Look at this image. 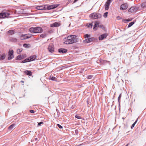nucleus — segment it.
<instances>
[{
	"instance_id": "obj_49",
	"label": "nucleus",
	"mask_w": 146,
	"mask_h": 146,
	"mask_svg": "<svg viewBox=\"0 0 146 146\" xmlns=\"http://www.w3.org/2000/svg\"><path fill=\"white\" fill-rule=\"evenodd\" d=\"M27 35L28 36H30V38L32 36L31 35V34H27Z\"/></svg>"
},
{
	"instance_id": "obj_4",
	"label": "nucleus",
	"mask_w": 146,
	"mask_h": 146,
	"mask_svg": "<svg viewBox=\"0 0 146 146\" xmlns=\"http://www.w3.org/2000/svg\"><path fill=\"white\" fill-rule=\"evenodd\" d=\"M36 56L35 55H34L31 56H30L28 57L23 60H22V61L20 62L22 63H26L27 62H29L33 61L35 60L36 59Z\"/></svg>"
},
{
	"instance_id": "obj_46",
	"label": "nucleus",
	"mask_w": 146,
	"mask_h": 146,
	"mask_svg": "<svg viewBox=\"0 0 146 146\" xmlns=\"http://www.w3.org/2000/svg\"><path fill=\"white\" fill-rule=\"evenodd\" d=\"M29 111L31 113H33L35 112V111L33 110H30Z\"/></svg>"
},
{
	"instance_id": "obj_15",
	"label": "nucleus",
	"mask_w": 146,
	"mask_h": 146,
	"mask_svg": "<svg viewBox=\"0 0 146 146\" xmlns=\"http://www.w3.org/2000/svg\"><path fill=\"white\" fill-rule=\"evenodd\" d=\"M89 17L92 19H97V13H92L90 15Z\"/></svg>"
},
{
	"instance_id": "obj_44",
	"label": "nucleus",
	"mask_w": 146,
	"mask_h": 146,
	"mask_svg": "<svg viewBox=\"0 0 146 146\" xmlns=\"http://www.w3.org/2000/svg\"><path fill=\"white\" fill-rule=\"evenodd\" d=\"M56 111H57V117H59L60 113L59 111H58V110L57 109H56Z\"/></svg>"
},
{
	"instance_id": "obj_50",
	"label": "nucleus",
	"mask_w": 146,
	"mask_h": 146,
	"mask_svg": "<svg viewBox=\"0 0 146 146\" xmlns=\"http://www.w3.org/2000/svg\"><path fill=\"white\" fill-rule=\"evenodd\" d=\"M78 0H74V1L73 3H75L77 1H78Z\"/></svg>"
},
{
	"instance_id": "obj_26",
	"label": "nucleus",
	"mask_w": 146,
	"mask_h": 146,
	"mask_svg": "<svg viewBox=\"0 0 146 146\" xmlns=\"http://www.w3.org/2000/svg\"><path fill=\"white\" fill-rule=\"evenodd\" d=\"M49 79L52 80L56 81L57 78L54 76H50L49 77Z\"/></svg>"
},
{
	"instance_id": "obj_31",
	"label": "nucleus",
	"mask_w": 146,
	"mask_h": 146,
	"mask_svg": "<svg viewBox=\"0 0 146 146\" xmlns=\"http://www.w3.org/2000/svg\"><path fill=\"white\" fill-rule=\"evenodd\" d=\"M146 7V2H144L141 4V7L144 8Z\"/></svg>"
},
{
	"instance_id": "obj_34",
	"label": "nucleus",
	"mask_w": 146,
	"mask_h": 146,
	"mask_svg": "<svg viewBox=\"0 0 146 146\" xmlns=\"http://www.w3.org/2000/svg\"><path fill=\"white\" fill-rule=\"evenodd\" d=\"M93 77V75H88L87 76L86 78L88 79H91Z\"/></svg>"
},
{
	"instance_id": "obj_10",
	"label": "nucleus",
	"mask_w": 146,
	"mask_h": 146,
	"mask_svg": "<svg viewBox=\"0 0 146 146\" xmlns=\"http://www.w3.org/2000/svg\"><path fill=\"white\" fill-rule=\"evenodd\" d=\"M95 38L94 37L90 38H87L83 40L84 42L89 43L93 42L94 40H95Z\"/></svg>"
},
{
	"instance_id": "obj_37",
	"label": "nucleus",
	"mask_w": 146,
	"mask_h": 146,
	"mask_svg": "<svg viewBox=\"0 0 146 146\" xmlns=\"http://www.w3.org/2000/svg\"><path fill=\"white\" fill-rule=\"evenodd\" d=\"M25 36V35H22L20 36V39L21 40H25L24 36Z\"/></svg>"
},
{
	"instance_id": "obj_43",
	"label": "nucleus",
	"mask_w": 146,
	"mask_h": 146,
	"mask_svg": "<svg viewBox=\"0 0 146 146\" xmlns=\"http://www.w3.org/2000/svg\"><path fill=\"white\" fill-rule=\"evenodd\" d=\"M43 122L42 121H40L38 123V126H40L41 124H43Z\"/></svg>"
},
{
	"instance_id": "obj_6",
	"label": "nucleus",
	"mask_w": 146,
	"mask_h": 146,
	"mask_svg": "<svg viewBox=\"0 0 146 146\" xmlns=\"http://www.w3.org/2000/svg\"><path fill=\"white\" fill-rule=\"evenodd\" d=\"M10 15V14L7 12L2 11L0 13V19H3L7 18Z\"/></svg>"
},
{
	"instance_id": "obj_48",
	"label": "nucleus",
	"mask_w": 146,
	"mask_h": 146,
	"mask_svg": "<svg viewBox=\"0 0 146 146\" xmlns=\"http://www.w3.org/2000/svg\"><path fill=\"white\" fill-rule=\"evenodd\" d=\"M75 133H76V134H77L78 133V130H77V129L75 130Z\"/></svg>"
},
{
	"instance_id": "obj_53",
	"label": "nucleus",
	"mask_w": 146,
	"mask_h": 146,
	"mask_svg": "<svg viewBox=\"0 0 146 146\" xmlns=\"http://www.w3.org/2000/svg\"><path fill=\"white\" fill-rule=\"evenodd\" d=\"M39 39V37L37 38H36V40H38Z\"/></svg>"
},
{
	"instance_id": "obj_51",
	"label": "nucleus",
	"mask_w": 146,
	"mask_h": 146,
	"mask_svg": "<svg viewBox=\"0 0 146 146\" xmlns=\"http://www.w3.org/2000/svg\"><path fill=\"white\" fill-rule=\"evenodd\" d=\"M118 103H119V107H120V102H118Z\"/></svg>"
},
{
	"instance_id": "obj_35",
	"label": "nucleus",
	"mask_w": 146,
	"mask_h": 146,
	"mask_svg": "<svg viewBox=\"0 0 146 146\" xmlns=\"http://www.w3.org/2000/svg\"><path fill=\"white\" fill-rule=\"evenodd\" d=\"M121 94H120L119 95V96L118 98V102H120V99L121 98Z\"/></svg>"
},
{
	"instance_id": "obj_55",
	"label": "nucleus",
	"mask_w": 146,
	"mask_h": 146,
	"mask_svg": "<svg viewBox=\"0 0 146 146\" xmlns=\"http://www.w3.org/2000/svg\"><path fill=\"white\" fill-rule=\"evenodd\" d=\"M68 2L72 1V0H68Z\"/></svg>"
},
{
	"instance_id": "obj_54",
	"label": "nucleus",
	"mask_w": 146,
	"mask_h": 146,
	"mask_svg": "<svg viewBox=\"0 0 146 146\" xmlns=\"http://www.w3.org/2000/svg\"><path fill=\"white\" fill-rule=\"evenodd\" d=\"M35 141H36L38 140V139L37 138H36L35 139Z\"/></svg>"
},
{
	"instance_id": "obj_16",
	"label": "nucleus",
	"mask_w": 146,
	"mask_h": 146,
	"mask_svg": "<svg viewBox=\"0 0 146 146\" xmlns=\"http://www.w3.org/2000/svg\"><path fill=\"white\" fill-rule=\"evenodd\" d=\"M99 24V22L98 21H96L95 22L93 28V29L94 31H96L97 30V27H98Z\"/></svg>"
},
{
	"instance_id": "obj_57",
	"label": "nucleus",
	"mask_w": 146,
	"mask_h": 146,
	"mask_svg": "<svg viewBox=\"0 0 146 146\" xmlns=\"http://www.w3.org/2000/svg\"><path fill=\"white\" fill-rule=\"evenodd\" d=\"M21 82H23H23H24V81H22V80H21Z\"/></svg>"
},
{
	"instance_id": "obj_39",
	"label": "nucleus",
	"mask_w": 146,
	"mask_h": 146,
	"mask_svg": "<svg viewBox=\"0 0 146 146\" xmlns=\"http://www.w3.org/2000/svg\"><path fill=\"white\" fill-rule=\"evenodd\" d=\"M97 19L100 18L102 17V15L100 13H97Z\"/></svg>"
},
{
	"instance_id": "obj_56",
	"label": "nucleus",
	"mask_w": 146,
	"mask_h": 146,
	"mask_svg": "<svg viewBox=\"0 0 146 146\" xmlns=\"http://www.w3.org/2000/svg\"><path fill=\"white\" fill-rule=\"evenodd\" d=\"M68 4H69V3H67L66 4V5H67Z\"/></svg>"
},
{
	"instance_id": "obj_13",
	"label": "nucleus",
	"mask_w": 146,
	"mask_h": 146,
	"mask_svg": "<svg viewBox=\"0 0 146 146\" xmlns=\"http://www.w3.org/2000/svg\"><path fill=\"white\" fill-rule=\"evenodd\" d=\"M61 25L60 23L56 22L53 23L51 24L50 25V27H58L60 26Z\"/></svg>"
},
{
	"instance_id": "obj_1",
	"label": "nucleus",
	"mask_w": 146,
	"mask_h": 146,
	"mask_svg": "<svg viewBox=\"0 0 146 146\" xmlns=\"http://www.w3.org/2000/svg\"><path fill=\"white\" fill-rule=\"evenodd\" d=\"M64 39H66V41L64 42L65 44H68L76 42L78 41V38L77 36L75 35H71L65 38Z\"/></svg>"
},
{
	"instance_id": "obj_22",
	"label": "nucleus",
	"mask_w": 146,
	"mask_h": 146,
	"mask_svg": "<svg viewBox=\"0 0 146 146\" xmlns=\"http://www.w3.org/2000/svg\"><path fill=\"white\" fill-rule=\"evenodd\" d=\"M23 46L26 48H28L31 47V45L30 44L24 43L23 44Z\"/></svg>"
},
{
	"instance_id": "obj_14",
	"label": "nucleus",
	"mask_w": 146,
	"mask_h": 146,
	"mask_svg": "<svg viewBox=\"0 0 146 146\" xmlns=\"http://www.w3.org/2000/svg\"><path fill=\"white\" fill-rule=\"evenodd\" d=\"M68 50L65 48H60L58 50V52L60 53L64 54L67 52Z\"/></svg>"
},
{
	"instance_id": "obj_12",
	"label": "nucleus",
	"mask_w": 146,
	"mask_h": 146,
	"mask_svg": "<svg viewBox=\"0 0 146 146\" xmlns=\"http://www.w3.org/2000/svg\"><path fill=\"white\" fill-rule=\"evenodd\" d=\"M138 9L137 7H136L133 6L131 7L128 10L129 12L133 13L136 11Z\"/></svg>"
},
{
	"instance_id": "obj_28",
	"label": "nucleus",
	"mask_w": 146,
	"mask_h": 146,
	"mask_svg": "<svg viewBox=\"0 0 146 146\" xmlns=\"http://www.w3.org/2000/svg\"><path fill=\"white\" fill-rule=\"evenodd\" d=\"M23 50L22 48H18L17 50V52L18 54H20Z\"/></svg>"
},
{
	"instance_id": "obj_17",
	"label": "nucleus",
	"mask_w": 146,
	"mask_h": 146,
	"mask_svg": "<svg viewBox=\"0 0 146 146\" xmlns=\"http://www.w3.org/2000/svg\"><path fill=\"white\" fill-rule=\"evenodd\" d=\"M6 54L5 53H3L2 54H0V60H3L5 58Z\"/></svg>"
},
{
	"instance_id": "obj_11",
	"label": "nucleus",
	"mask_w": 146,
	"mask_h": 146,
	"mask_svg": "<svg viewBox=\"0 0 146 146\" xmlns=\"http://www.w3.org/2000/svg\"><path fill=\"white\" fill-rule=\"evenodd\" d=\"M108 35L107 33H104L101 35L98 38L99 40H104L106 38Z\"/></svg>"
},
{
	"instance_id": "obj_36",
	"label": "nucleus",
	"mask_w": 146,
	"mask_h": 146,
	"mask_svg": "<svg viewBox=\"0 0 146 146\" xmlns=\"http://www.w3.org/2000/svg\"><path fill=\"white\" fill-rule=\"evenodd\" d=\"M108 12H106L104 13L103 16L105 18L106 17L108 16Z\"/></svg>"
},
{
	"instance_id": "obj_19",
	"label": "nucleus",
	"mask_w": 146,
	"mask_h": 146,
	"mask_svg": "<svg viewBox=\"0 0 146 146\" xmlns=\"http://www.w3.org/2000/svg\"><path fill=\"white\" fill-rule=\"evenodd\" d=\"M48 35L47 33H45L43 34H41L40 36V38H44L47 37Z\"/></svg>"
},
{
	"instance_id": "obj_2",
	"label": "nucleus",
	"mask_w": 146,
	"mask_h": 146,
	"mask_svg": "<svg viewBox=\"0 0 146 146\" xmlns=\"http://www.w3.org/2000/svg\"><path fill=\"white\" fill-rule=\"evenodd\" d=\"M59 5V4H55L49 5H45L37 6L35 8L38 10H50L55 9L58 7Z\"/></svg>"
},
{
	"instance_id": "obj_42",
	"label": "nucleus",
	"mask_w": 146,
	"mask_h": 146,
	"mask_svg": "<svg viewBox=\"0 0 146 146\" xmlns=\"http://www.w3.org/2000/svg\"><path fill=\"white\" fill-rule=\"evenodd\" d=\"M75 118H76L78 119H81V117H80V116L78 115H75Z\"/></svg>"
},
{
	"instance_id": "obj_5",
	"label": "nucleus",
	"mask_w": 146,
	"mask_h": 146,
	"mask_svg": "<svg viewBox=\"0 0 146 146\" xmlns=\"http://www.w3.org/2000/svg\"><path fill=\"white\" fill-rule=\"evenodd\" d=\"M8 55V60H11L14 58V51L12 49H9Z\"/></svg>"
},
{
	"instance_id": "obj_41",
	"label": "nucleus",
	"mask_w": 146,
	"mask_h": 146,
	"mask_svg": "<svg viewBox=\"0 0 146 146\" xmlns=\"http://www.w3.org/2000/svg\"><path fill=\"white\" fill-rule=\"evenodd\" d=\"M57 125L60 129H62L63 127L59 124H57Z\"/></svg>"
},
{
	"instance_id": "obj_8",
	"label": "nucleus",
	"mask_w": 146,
	"mask_h": 146,
	"mask_svg": "<svg viewBox=\"0 0 146 146\" xmlns=\"http://www.w3.org/2000/svg\"><path fill=\"white\" fill-rule=\"evenodd\" d=\"M112 1V0H107L104 5L105 9L108 10L109 8V7Z\"/></svg>"
},
{
	"instance_id": "obj_24",
	"label": "nucleus",
	"mask_w": 146,
	"mask_h": 146,
	"mask_svg": "<svg viewBox=\"0 0 146 146\" xmlns=\"http://www.w3.org/2000/svg\"><path fill=\"white\" fill-rule=\"evenodd\" d=\"M9 40L11 42H17V39L16 38H12L9 39Z\"/></svg>"
},
{
	"instance_id": "obj_30",
	"label": "nucleus",
	"mask_w": 146,
	"mask_h": 146,
	"mask_svg": "<svg viewBox=\"0 0 146 146\" xmlns=\"http://www.w3.org/2000/svg\"><path fill=\"white\" fill-rule=\"evenodd\" d=\"M138 118H137V119L132 124L131 126V129H133L134 126H135V124L137 123V121H138Z\"/></svg>"
},
{
	"instance_id": "obj_47",
	"label": "nucleus",
	"mask_w": 146,
	"mask_h": 146,
	"mask_svg": "<svg viewBox=\"0 0 146 146\" xmlns=\"http://www.w3.org/2000/svg\"><path fill=\"white\" fill-rule=\"evenodd\" d=\"M117 18L118 20H120L122 19V18L119 16H117Z\"/></svg>"
},
{
	"instance_id": "obj_25",
	"label": "nucleus",
	"mask_w": 146,
	"mask_h": 146,
	"mask_svg": "<svg viewBox=\"0 0 146 146\" xmlns=\"http://www.w3.org/2000/svg\"><path fill=\"white\" fill-rule=\"evenodd\" d=\"M15 124H13L10 125L8 127V129L9 130H11L13 129L15 127Z\"/></svg>"
},
{
	"instance_id": "obj_45",
	"label": "nucleus",
	"mask_w": 146,
	"mask_h": 146,
	"mask_svg": "<svg viewBox=\"0 0 146 146\" xmlns=\"http://www.w3.org/2000/svg\"><path fill=\"white\" fill-rule=\"evenodd\" d=\"M48 32L50 34H51L53 33V31L52 30H50L48 31Z\"/></svg>"
},
{
	"instance_id": "obj_27",
	"label": "nucleus",
	"mask_w": 146,
	"mask_h": 146,
	"mask_svg": "<svg viewBox=\"0 0 146 146\" xmlns=\"http://www.w3.org/2000/svg\"><path fill=\"white\" fill-rule=\"evenodd\" d=\"M135 21H132L131 22H130V23H129L127 28H129L131 27L135 23Z\"/></svg>"
},
{
	"instance_id": "obj_18",
	"label": "nucleus",
	"mask_w": 146,
	"mask_h": 146,
	"mask_svg": "<svg viewBox=\"0 0 146 146\" xmlns=\"http://www.w3.org/2000/svg\"><path fill=\"white\" fill-rule=\"evenodd\" d=\"M24 72L26 74L29 76H32V72L29 70H26L24 71Z\"/></svg>"
},
{
	"instance_id": "obj_9",
	"label": "nucleus",
	"mask_w": 146,
	"mask_h": 146,
	"mask_svg": "<svg viewBox=\"0 0 146 146\" xmlns=\"http://www.w3.org/2000/svg\"><path fill=\"white\" fill-rule=\"evenodd\" d=\"M128 5L127 3H125L121 5L120 8V10H126L128 8Z\"/></svg>"
},
{
	"instance_id": "obj_3",
	"label": "nucleus",
	"mask_w": 146,
	"mask_h": 146,
	"mask_svg": "<svg viewBox=\"0 0 146 146\" xmlns=\"http://www.w3.org/2000/svg\"><path fill=\"white\" fill-rule=\"evenodd\" d=\"M29 30L31 33H41L43 31L42 29L40 27H32L30 28Z\"/></svg>"
},
{
	"instance_id": "obj_52",
	"label": "nucleus",
	"mask_w": 146,
	"mask_h": 146,
	"mask_svg": "<svg viewBox=\"0 0 146 146\" xmlns=\"http://www.w3.org/2000/svg\"><path fill=\"white\" fill-rule=\"evenodd\" d=\"M129 144V143H128L125 146H128V145Z\"/></svg>"
},
{
	"instance_id": "obj_40",
	"label": "nucleus",
	"mask_w": 146,
	"mask_h": 146,
	"mask_svg": "<svg viewBox=\"0 0 146 146\" xmlns=\"http://www.w3.org/2000/svg\"><path fill=\"white\" fill-rule=\"evenodd\" d=\"M21 56H22V58H23V59H24L25 58L27 57V56L26 54H23L21 55Z\"/></svg>"
},
{
	"instance_id": "obj_58",
	"label": "nucleus",
	"mask_w": 146,
	"mask_h": 146,
	"mask_svg": "<svg viewBox=\"0 0 146 146\" xmlns=\"http://www.w3.org/2000/svg\"><path fill=\"white\" fill-rule=\"evenodd\" d=\"M122 119H124V118L123 117V118H122Z\"/></svg>"
},
{
	"instance_id": "obj_38",
	"label": "nucleus",
	"mask_w": 146,
	"mask_h": 146,
	"mask_svg": "<svg viewBox=\"0 0 146 146\" xmlns=\"http://www.w3.org/2000/svg\"><path fill=\"white\" fill-rule=\"evenodd\" d=\"M25 35V36H24L25 37V39H26L28 38H30V36H28L27 35V34H25V35Z\"/></svg>"
},
{
	"instance_id": "obj_32",
	"label": "nucleus",
	"mask_w": 146,
	"mask_h": 146,
	"mask_svg": "<svg viewBox=\"0 0 146 146\" xmlns=\"http://www.w3.org/2000/svg\"><path fill=\"white\" fill-rule=\"evenodd\" d=\"M98 27L102 28L103 30L105 29V28L102 25H99L98 24Z\"/></svg>"
},
{
	"instance_id": "obj_20",
	"label": "nucleus",
	"mask_w": 146,
	"mask_h": 146,
	"mask_svg": "<svg viewBox=\"0 0 146 146\" xmlns=\"http://www.w3.org/2000/svg\"><path fill=\"white\" fill-rule=\"evenodd\" d=\"M132 19V18L129 19H123L122 20V22H124L125 23H127L131 21Z\"/></svg>"
},
{
	"instance_id": "obj_33",
	"label": "nucleus",
	"mask_w": 146,
	"mask_h": 146,
	"mask_svg": "<svg viewBox=\"0 0 146 146\" xmlns=\"http://www.w3.org/2000/svg\"><path fill=\"white\" fill-rule=\"evenodd\" d=\"M90 35L89 34H86L84 35V37L85 38H90Z\"/></svg>"
},
{
	"instance_id": "obj_7",
	"label": "nucleus",
	"mask_w": 146,
	"mask_h": 146,
	"mask_svg": "<svg viewBox=\"0 0 146 146\" xmlns=\"http://www.w3.org/2000/svg\"><path fill=\"white\" fill-rule=\"evenodd\" d=\"M48 49L49 52L51 53L53 52L54 50V45L52 43L50 44Z\"/></svg>"
},
{
	"instance_id": "obj_23",
	"label": "nucleus",
	"mask_w": 146,
	"mask_h": 146,
	"mask_svg": "<svg viewBox=\"0 0 146 146\" xmlns=\"http://www.w3.org/2000/svg\"><path fill=\"white\" fill-rule=\"evenodd\" d=\"M22 59H23L21 54L17 56L16 58V60H20Z\"/></svg>"
},
{
	"instance_id": "obj_21",
	"label": "nucleus",
	"mask_w": 146,
	"mask_h": 146,
	"mask_svg": "<svg viewBox=\"0 0 146 146\" xmlns=\"http://www.w3.org/2000/svg\"><path fill=\"white\" fill-rule=\"evenodd\" d=\"M15 31L14 30H9L7 32V33L10 35H12L15 33Z\"/></svg>"
},
{
	"instance_id": "obj_29",
	"label": "nucleus",
	"mask_w": 146,
	"mask_h": 146,
	"mask_svg": "<svg viewBox=\"0 0 146 146\" xmlns=\"http://www.w3.org/2000/svg\"><path fill=\"white\" fill-rule=\"evenodd\" d=\"M86 26L88 27H90L91 28H92L93 26V24L92 23H87L86 24Z\"/></svg>"
}]
</instances>
